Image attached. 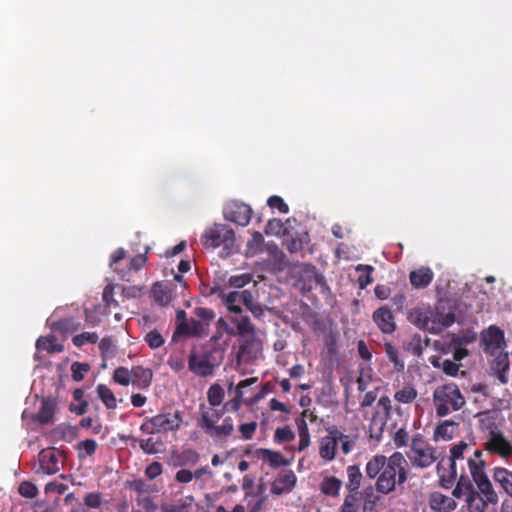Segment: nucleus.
<instances>
[{"label": "nucleus", "mask_w": 512, "mask_h": 512, "mask_svg": "<svg viewBox=\"0 0 512 512\" xmlns=\"http://www.w3.org/2000/svg\"><path fill=\"white\" fill-rule=\"evenodd\" d=\"M219 297L222 299L227 309L234 314L233 316L244 317L241 314L242 304L245 305V307L257 318L262 317L264 311L267 309L260 303L256 302L253 293L247 289L242 291H231L228 293L220 291Z\"/></svg>", "instance_id": "obj_7"}, {"label": "nucleus", "mask_w": 512, "mask_h": 512, "mask_svg": "<svg viewBox=\"0 0 512 512\" xmlns=\"http://www.w3.org/2000/svg\"><path fill=\"white\" fill-rule=\"evenodd\" d=\"M407 457L413 466L421 469L431 466L439 458L436 449L420 437L413 438Z\"/></svg>", "instance_id": "obj_11"}, {"label": "nucleus", "mask_w": 512, "mask_h": 512, "mask_svg": "<svg viewBox=\"0 0 512 512\" xmlns=\"http://www.w3.org/2000/svg\"><path fill=\"white\" fill-rule=\"evenodd\" d=\"M181 424L182 417L179 411L167 412L146 419L140 426V430L148 435L168 433L177 431Z\"/></svg>", "instance_id": "obj_9"}, {"label": "nucleus", "mask_w": 512, "mask_h": 512, "mask_svg": "<svg viewBox=\"0 0 512 512\" xmlns=\"http://www.w3.org/2000/svg\"><path fill=\"white\" fill-rule=\"evenodd\" d=\"M406 460L400 452L390 457L384 455L373 456L366 464L365 472L370 479L377 478V491L388 494L395 490L396 484H402L407 479L405 469Z\"/></svg>", "instance_id": "obj_2"}, {"label": "nucleus", "mask_w": 512, "mask_h": 512, "mask_svg": "<svg viewBox=\"0 0 512 512\" xmlns=\"http://www.w3.org/2000/svg\"><path fill=\"white\" fill-rule=\"evenodd\" d=\"M47 323L52 330L59 331L61 333L73 332L80 326L79 322L75 321L73 318H65L58 321L53 318H49Z\"/></svg>", "instance_id": "obj_28"}, {"label": "nucleus", "mask_w": 512, "mask_h": 512, "mask_svg": "<svg viewBox=\"0 0 512 512\" xmlns=\"http://www.w3.org/2000/svg\"><path fill=\"white\" fill-rule=\"evenodd\" d=\"M465 403V397L455 383L439 385L433 391L434 408L440 417L459 411Z\"/></svg>", "instance_id": "obj_6"}, {"label": "nucleus", "mask_w": 512, "mask_h": 512, "mask_svg": "<svg viewBox=\"0 0 512 512\" xmlns=\"http://www.w3.org/2000/svg\"><path fill=\"white\" fill-rule=\"evenodd\" d=\"M54 411V402L49 399H44L42 401L41 408L37 414L38 421L43 424L50 423L53 419Z\"/></svg>", "instance_id": "obj_38"}, {"label": "nucleus", "mask_w": 512, "mask_h": 512, "mask_svg": "<svg viewBox=\"0 0 512 512\" xmlns=\"http://www.w3.org/2000/svg\"><path fill=\"white\" fill-rule=\"evenodd\" d=\"M90 370L87 363L74 362L71 365V373L73 380L80 382L84 379L85 374Z\"/></svg>", "instance_id": "obj_47"}, {"label": "nucleus", "mask_w": 512, "mask_h": 512, "mask_svg": "<svg viewBox=\"0 0 512 512\" xmlns=\"http://www.w3.org/2000/svg\"><path fill=\"white\" fill-rule=\"evenodd\" d=\"M18 491L20 495L26 498H34L38 493L36 485L29 481H23L20 483Z\"/></svg>", "instance_id": "obj_54"}, {"label": "nucleus", "mask_w": 512, "mask_h": 512, "mask_svg": "<svg viewBox=\"0 0 512 512\" xmlns=\"http://www.w3.org/2000/svg\"><path fill=\"white\" fill-rule=\"evenodd\" d=\"M163 472V466L160 462L154 461L150 465H148L145 469V475L153 480L160 476Z\"/></svg>", "instance_id": "obj_59"}, {"label": "nucleus", "mask_w": 512, "mask_h": 512, "mask_svg": "<svg viewBox=\"0 0 512 512\" xmlns=\"http://www.w3.org/2000/svg\"><path fill=\"white\" fill-rule=\"evenodd\" d=\"M335 435H337V445L339 443L341 444L342 452L345 455L349 454L352 451L355 442L351 440L348 435H345L338 430H335Z\"/></svg>", "instance_id": "obj_53"}, {"label": "nucleus", "mask_w": 512, "mask_h": 512, "mask_svg": "<svg viewBox=\"0 0 512 512\" xmlns=\"http://www.w3.org/2000/svg\"><path fill=\"white\" fill-rule=\"evenodd\" d=\"M36 348L38 350H45L49 353H56L63 351V346L57 343V339L53 335L46 337H40L36 342Z\"/></svg>", "instance_id": "obj_35"}, {"label": "nucleus", "mask_w": 512, "mask_h": 512, "mask_svg": "<svg viewBox=\"0 0 512 512\" xmlns=\"http://www.w3.org/2000/svg\"><path fill=\"white\" fill-rule=\"evenodd\" d=\"M99 349L101 351L102 357L107 359L114 356L116 346L111 337H105L101 339L99 343Z\"/></svg>", "instance_id": "obj_44"}, {"label": "nucleus", "mask_w": 512, "mask_h": 512, "mask_svg": "<svg viewBox=\"0 0 512 512\" xmlns=\"http://www.w3.org/2000/svg\"><path fill=\"white\" fill-rule=\"evenodd\" d=\"M357 271H366V274L359 276V284L361 288L366 287L367 285L371 284L373 279L371 277V272L373 271V268L371 266H364V265H358L356 267Z\"/></svg>", "instance_id": "obj_57"}, {"label": "nucleus", "mask_w": 512, "mask_h": 512, "mask_svg": "<svg viewBox=\"0 0 512 512\" xmlns=\"http://www.w3.org/2000/svg\"><path fill=\"white\" fill-rule=\"evenodd\" d=\"M258 455L267 461L271 467L277 468L280 466H287L289 462L283 457L280 452L271 451L269 449H260Z\"/></svg>", "instance_id": "obj_31"}, {"label": "nucleus", "mask_w": 512, "mask_h": 512, "mask_svg": "<svg viewBox=\"0 0 512 512\" xmlns=\"http://www.w3.org/2000/svg\"><path fill=\"white\" fill-rule=\"evenodd\" d=\"M130 488L137 492V496L146 495L150 492L149 484L143 479H135L130 483Z\"/></svg>", "instance_id": "obj_56"}, {"label": "nucleus", "mask_w": 512, "mask_h": 512, "mask_svg": "<svg viewBox=\"0 0 512 512\" xmlns=\"http://www.w3.org/2000/svg\"><path fill=\"white\" fill-rule=\"evenodd\" d=\"M385 351L388 359L394 364L396 370L401 371L404 369V362L399 358L398 350L391 344L385 345Z\"/></svg>", "instance_id": "obj_46"}, {"label": "nucleus", "mask_w": 512, "mask_h": 512, "mask_svg": "<svg viewBox=\"0 0 512 512\" xmlns=\"http://www.w3.org/2000/svg\"><path fill=\"white\" fill-rule=\"evenodd\" d=\"M484 350L491 355L497 354L498 351L504 350L505 340L502 330L495 326H490L482 333Z\"/></svg>", "instance_id": "obj_16"}, {"label": "nucleus", "mask_w": 512, "mask_h": 512, "mask_svg": "<svg viewBox=\"0 0 512 512\" xmlns=\"http://www.w3.org/2000/svg\"><path fill=\"white\" fill-rule=\"evenodd\" d=\"M373 321L376 323L378 328L385 334H391L396 329L394 316L391 310L382 306L375 310L372 315Z\"/></svg>", "instance_id": "obj_20"}, {"label": "nucleus", "mask_w": 512, "mask_h": 512, "mask_svg": "<svg viewBox=\"0 0 512 512\" xmlns=\"http://www.w3.org/2000/svg\"><path fill=\"white\" fill-rule=\"evenodd\" d=\"M225 392L219 384H213L207 391L209 406H220L224 400Z\"/></svg>", "instance_id": "obj_39"}, {"label": "nucleus", "mask_w": 512, "mask_h": 512, "mask_svg": "<svg viewBox=\"0 0 512 512\" xmlns=\"http://www.w3.org/2000/svg\"><path fill=\"white\" fill-rule=\"evenodd\" d=\"M493 479L512 498V471L503 467H495Z\"/></svg>", "instance_id": "obj_25"}, {"label": "nucleus", "mask_w": 512, "mask_h": 512, "mask_svg": "<svg viewBox=\"0 0 512 512\" xmlns=\"http://www.w3.org/2000/svg\"><path fill=\"white\" fill-rule=\"evenodd\" d=\"M296 481L295 473L292 470H285L273 481L271 492L275 495L289 493L294 488Z\"/></svg>", "instance_id": "obj_19"}, {"label": "nucleus", "mask_w": 512, "mask_h": 512, "mask_svg": "<svg viewBox=\"0 0 512 512\" xmlns=\"http://www.w3.org/2000/svg\"><path fill=\"white\" fill-rule=\"evenodd\" d=\"M194 497L189 495L178 499L173 504H162V512H189Z\"/></svg>", "instance_id": "obj_32"}, {"label": "nucleus", "mask_w": 512, "mask_h": 512, "mask_svg": "<svg viewBox=\"0 0 512 512\" xmlns=\"http://www.w3.org/2000/svg\"><path fill=\"white\" fill-rule=\"evenodd\" d=\"M243 396L244 391H235V397L223 405L224 410L231 409L237 411L241 406Z\"/></svg>", "instance_id": "obj_63"}, {"label": "nucleus", "mask_w": 512, "mask_h": 512, "mask_svg": "<svg viewBox=\"0 0 512 512\" xmlns=\"http://www.w3.org/2000/svg\"><path fill=\"white\" fill-rule=\"evenodd\" d=\"M417 396V390L412 385H406L395 392L394 399L402 404H411Z\"/></svg>", "instance_id": "obj_37"}, {"label": "nucleus", "mask_w": 512, "mask_h": 512, "mask_svg": "<svg viewBox=\"0 0 512 512\" xmlns=\"http://www.w3.org/2000/svg\"><path fill=\"white\" fill-rule=\"evenodd\" d=\"M151 292L154 301L162 306L169 304L172 300V290L168 285L156 283Z\"/></svg>", "instance_id": "obj_27"}, {"label": "nucleus", "mask_w": 512, "mask_h": 512, "mask_svg": "<svg viewBox=\"0 0 512 512\" xmlns=\"http://www.w3.org/2000/svg\"><path fill=\"white\" fill-rule=\"evenodd\" d=\"M268 205L271 208H277L281 213H288V205L279 196H271L268 199Z\"/></svg>", "instance_id": "obj_64"}, {"label": "nucleus", "mask_w": 512, "mask_h": 512, "mask_svg": "<svg viewBox=\"0 0 512 512\" xmlns=\"http://www.w3.org/2000/svg\"><path fill=\"white\" fill-rule=\"evenodd\" d=\"M274 438L278 442H289L295 438V434L290 427L285 426L276 429Z\"/></svg>", "instance_id": "obj_55"}, {"label": "nucleus", "mask_w": 512, "mask_h": 512, "mask_svg": "<svg viewBox=\"0 0 512 512\" xmlns=\"http://www.w3.org/2000/svg\"><path fill=\"white\" fill-rule=\"evenodd\" d=\"M263 241L264 238L262 234L259 232H254L247 242V252L252 255L259 253L262 250Z\"/></svg>", "instance_id": "obj_43"}, {"label": "nucleus", "mask_w": 512, "mask_h": 512, "mask_svg": "<svg viewBox=\"0 0 512 512\" xmlns=\"http://www.w3.org/2000/svg\"><path fill=\"white\" fill-rule=\"evenodd\" d=\"M218 406L200 405V417L198 426L213 439H222L230 436L234 431V422L231 417H225L221 424L217 422L223 416L224 408Z\"/></svg>", "instance_id": "obj_4"}, {"label": "nucleus", "mask_w": 512, "mask_h": 512, "mask_svg": "<svg viewBox=\"0 0 512 512\" xmlns=\"http://www.w3.org/2000/svg\"><path fill=\"white\" fill-rule=\"evenodd\" d=\"M391 400L388 396H382L377 401L373 408V412L367 420L369 421V434L370 437L376 441H380L387 424L388 419L391 415Z\"/></svg>", "instance_id": "obj_10"}, {"label": "nucleus", "mask_w": 512, "mask_h": 512, "mask_svg": "<svg viewBox=\"0 0 512 512\" xmlns=\"http://www.w3.org/2000/svg\"><path fill=\"white\" fill-rule=\"evenodd\" d=\"M257 428V423L255 421L241 424L239 426V431L241 432L242 437L245 440H249L252 438Z\"/></svg>", "instance_id": "obj_61"}, {"label": "nucleus", "mask_w": 512, "mask_h": 512, "mask_svg": "<svg viewBox=\"0 0 512 512\" xmlns=\"http://www.w3.org/2000/svg\"><path fill=\"white\" fill-rule=\"evenodd\" d=\"M342 481L334 476H328L320 484V490L327 496L336 497L339 495Z\"/></svg>", "instance_id": "obj_33"}, {"label": "nucleus", "mask_w": 512, "mask_h": 512, "mask_svg": "<svg viewBox=\"0 0 512 512\" xmlns=\"http://www.w3.org/2000/svg\"><path fill=\"white\" fill-rule=\"evenodd\" d=\"M265 232L268 235L279 236V235L284 234L285 227H284L283 222L280 219L274 218V219H271L268 221L266 228H265Z\"/></svg>", "instance_id": "obj_50"}, {"label": "nucleus", "mask_w": 512, "mask_h": 512, "mask_svg": "<svg viewBox=\"0 0 512 512\" xmlns=\"http://www.w3.org/2000/svg\"><path fill=\"white\" fill-rule=\"evenodd\" d=\"M301 280L304 282V289H319L321 292H324L328 289L324 277L318 274L315 267L312 265H303L301 269Z\"/></svg>", "instance_id": "obj_18"}, {"label": "nucleus", "mask_w": 512, "mask_h": 512, "mask_svg": "<svg viewBox=\"0 0 512 512\" xmlns=\"http://www.w3.org/2000/svg\"><path fill=\"white\" fill-rule=\"evenodd\" d=\"M485 449L506 459L512 455V444L498 430H491L485 440Z\"/></svg>", "instance_id": "obj_13"}, {"label": "nucleus", "mask_w": 512, "mask_h": 512, "mask_svg": "<svg viewBox=\"0 0 512 512\" xmlns=\"http://www.w3.org/2000/svg\"><path fill=\"white\" fill-rule=\"evenodd\" d=\"M433 278L434 273L429 267H420L409 274L410 283L416 289L426 288Z\"/></svg>", "instance_id": "obj_22"}, {"label": "nucleus", "mask_w": 512, "mask_h": 512, "mask_svg": "<svg viewBox=\"0 0 512 512\" xmlns=\"http://www.w3.org/2000/svg\"><path fill=\"white\" fill-rule=\"evenodd\" d=\"M230 321L237 326V333L241 336L238 359L249 362L258 358L262 351V342L255 335L254 327L249 318L231 316Z\"/></svg>", "instance_id": "obj_5"}, {"label": "nucleus", "mask_w": 512, "mask_h": 512, "mask_svg": "<svg viewBox=\"0 0 512 512\" xmlns=\"http://www.w3.org/2000/svg\"><path fill=\"white\" fill-rule=\"evenodd\" d=\"M234 232L224 224L208 227L201 237L202 244L207 248H217L222 244L233 242Z\"/></svg>", "instance_id": "obj_12"}, {"label": "nucleus", "mask_w": 512, "mask_h": 512, "mask_svg": "<svg viewBox=\"0 0 512 512\" xmlns=\"http://www.w3.org/2000/svg\"><path fill=\"white\" fill-rule=\"evenodd\" d=\"M252 280H253V277L249 273L233 275L229 278V285L234 288H243L244 286L251 283Z\"/></svg>", "instance_id": "obj_51"}, {"label": "nucleus", "mask_w": 512, "mask_h": 512, "mask_svg": "<svg viewBox=\"0 0 512 512\" xmlns=\"http://www.w3.org/2000/svg\"><path fill=\"white\" fill-rule=\"evenodd\" d=\"M189 370L200 377H207L214 371L215 365L210 361L206 353H191L188 361Z\"/></svg>", "instance_id": "obj_17"}, {"label": "nucleus", "mask_w": 512, "mask_h": 512, "mask_svg": "<svg viewBox=\"0 0 512 512\" xmlns=\"http://www.w3.org/2000/svg\"><path fill=\"white\" fill-rule=\"evenodd\" d=\"M408 320L417 328L432 334H438L455 322V315L451 310H445L440 303L435 310L415 308L408 314Z\"/></svg>", "instance_id": "obj_3"}, {"label": "nucleus", "mask_w": 512, "mask_h": 512, "mask_svg": "<svg viewBox=\"0 0 512 512\" xmlns=\"http://www.w3.org/2000/svg\"><path fill=\"white\" fill-rule=\"evenodd\" d=\"M97 449V442L93 439H86L78 444L79 456H91Z\"/></svg>", "instance_id": "obj_49"}, {"label": "nucleus", "mask_w": 512, "mask_h": 512, "mask_svg": "<svg viewBox=\"0 0 512 512\" xmlns=\"http://www.w3.org/2000/svg\"><path fill=\"white\" fill-rule=\"evenodd\" d=\"M251 212V208L248 205L238 201L228 202L223 209V215L226 220L241 226L249 224Z\"/></svg>", "instance_id": "obj_15"}, {"label": "nucleus", "mask_w": 512, "mask_h": 512, "mask_svg": "<svg viewBox=\"0 0 512 512\" xmlns=\"http://www.w3.org/2000/svg\"><path fill=\"white\" fill-rule=\"evenodd\" d=\"M429 506L437 512H451L456 509L457 503L453 497L435 491L429 496Z\"/></svg>", "instance_id": "obj_21"}, {"label": "nucleus", "mask_w": 512, "mask_h": 512, "mask_svg": "<svg viewBox=\"0 0 512 512\" xmlns=\"http://www.w3.org/2000/svg\"><path fill=\"white\" fill-rule=\"evenodd\" d=\"M144 340L151 349H157L165 342L164 337L156 330L148 332Z\"/></svg>", "instance_id": "obj_48"}, {"label": "nucleus", "mask_w": 512, "mask_h": 512, "mask_svg": "<svg viewBox=\"0 0 512 512\" xmlns=\"http://www.w3.org/2000/svg\"><path fill=\"white\" fill-rule=\"evenodd\" d=\"M140 449L148 455L158 454L162 451L163 442L153 436L145 439H137Z\"/></svg>", "instance_id": "obj_30"}, {"label": "nucleus", "mask_w": 512, "mask_h": 512, "mask_svg": "<svg viewBox=\"0 0 512 512\" xmlns=\"http://www.w3.org/2000/svg\"><path fill=\"white\" fill-rule=\"evenodd\" d=\"M361 498L358 492H350L345 496L340 512H358Z\"/></svg>", "instance_id": "obj_40"}, {"label": "nucleus", "mask_w": 512, "mask_h": 512, "mask_svg": "<svg viewBox=\"0 0 512 512\" xmlns=\"http://www.w3.org/2000/svg\"><path fill=\"white\" fill-rule=\"evenodd\" d=\"M481 480L486 486H481L479 480H474L476 487L467 495L465 504L469 512H485L489 503H496L498 501L497 493L495 492L487 475L482 476Z\"/></svg>", "instance_id": "obj_8"}, {"label": "nucleus", "mask_w": 512, "mask_h": 512, "mask_svg": "<svg viewBox=\"0 0 512 512\" xmlns=\"http://www.w3.org/2000/svg\"><path fill=\"white\" fill-rule=\"evenodd\" d=\"M136 503L140 508L144 509L146 512H150L156 508L149 494L137 496Z\"/></svg>", "instance_id": "obj_60"}, {"label": "nucleus", "mask_w": 512, "mask_h": 512, "mask_svg": "<svg viewBox=\"0 0 512 512\" xmlns=\"http://www.w3.org/2000/svg\"><path fill=\"white\" fill-rule=\"evenodd\" d=\"M347 473V483L346 488L349 492H358V489L361 486V480L363 475L357 465H350L346 469Z\"/></svg>", "instance_id": "obj_29"}, {"label": "nucleus", "mask_w": 512, "mask_h": 512, "mask_svg": "<svg viewBox=\"0 0 512 512\" xmlns=\"http://www.w3.org/2000/svg\"><path fill=\"white\" fill-rule=\"evenodd\" d=\"M84 502L87 507L97 509L101 506L102 498L100 493L92 492L85 496Z\"/></svg>", "instance_id": "obj_62"}, {"label": "nucleus", "mask_w": 512, "mask_h": 512, "mask_svg": "<svg viewBox=\"0 0 512 512\" xmlns=\"http://www.w3.org/2000/svg\"><path fill=\"white\" fill-rule=\"evenodd\" d=\"M38 462L37 474H56L62 466L61 454L53 448L44 449L38 455Z\"/></svg>", "instance_id": "obj_14"}, {"label": "nucleus", "mask_w": 512, "mask_h": 512, "mask_svg": "<svg viewBox=\"0 0 512 512\" xmlns=\"http://www.w3.org/2000/svg\"><path fill=\"white\" fill-rule=\"evenodd\" d=\"M152 371L148 368L135 366L131 369V383L138 388H147L152 381Z\"/></svg>", "instance_id": "obj_26"}, {"label": "nucleus", "mask_w": 512, "mask_h": 512, "mask_svg": "<svg viewBox=\"0 0 512 512\" xmlns=\"http://www.w3.org/2000/svg\"><path fill=\"white\" fill-rule=\"evenodd\" d=\"M113 378L118 384L127 386L131 383V370L125 367H118L114 371Z\"/></svg>", "instance_id": "obj_52"}, {"label": "nucleus", "mask_w": 512, "mask_h": 512, "mask_svg": "<svg viewBox=\"0 0 512 512\" xmlns=\"http://www.w3.org/2000/svg\"><path fill=\"white\" fill-rule=\"evenodd\" d=\"M178 333L187 336L201 337L205 333V326L195 319L184 320L178 324L174 336Z\"/></svg>", "instance_id": "obj_24"}, {"label": "nucleus", "mask_w": 512, "mask_h": 512, "mask_svg": "<svg viewBox=\"0 0 512 512\" xmlns=\"http://www.w3.org/2000/svg\"><path fill=\"white\" fill-rule=\"evenodd\" d=\"M337 448V435L335 430L331 431L329 435L323 437L320 441L319 454L321 458L326 461H331L335 458Z\"/></svg>", "instance_id": "obj_23"}, {"label": "nucleus", "mask_w": 512, "mask_h": 512, "mask_svg": "<svg viewBox=\"0 0 512 512\" xmlns=\"http://www.w3.org/2000/svg\"><path fill=\"white\" fill-rule=\"evenodd\" d=\"M431 364L436 368L442 369L444 373L449 376H456L460 368V365L457 364L454 359H442L440 357L433 358Z\"/></svg>", "instance_id": "obj_36"}, {"label": "nucleus", "mask_w": 512, "mask_h": 512, "mask_svg": "<svg viewBox=\"0 0 512 512\" xmlns=\"http://www.w3.org/2000/svg\"><path fill=\"white\" fill-rule=\"evenodd\" d=\"M466 469L473 480H479L480 485L485 486L481 480V477L486 475L482 451L462 441L453 445L450 455L441 458L437 464V473L442 482H451L457 476L466 475Z\"/></svg>", "instance_id": "obj_1"}, {"label": "nucleus", "mask_w": 512, "mask_h": 512, "mask_svg": "<svg viewBox=\"0 0 512 512\" xmlns=\"http://www.w3.org/2000/svg\"><path fill=\"white\" fill-rule=\"evenodd\" d=\"M99 339V336L95 332H83L78 335H75L72 338V342L77 347H82L86 343H96Z\"/></svg>", "instance_id": "obj_42"}, {"label": "nucleus", "mask_w": 512, "mask_h": 512, "mask_svg": "<svg viewBox=\"0 0 512 512\" xmlns=\"http://www.w3.org/2000/svg\"><path fill=\"white\" fill-rule=\"evenodd\" d=\"M495 358V364L497 370H503V372L509 371V359L508 353L504 352V350L498 351Z\"/></svg>", "instance_id": "obj_58"}, {"label": "nucleus", "mask_w": 512, "mask_h": 512, "mask_svg": "<svg viewBox=\"0 0 512 512\" xmlns=\"http://www.w3.org/2000/svg\"><path fill=\"white\" fill-rule=\"evenodd\" d=\"M474 485L471 483L469 477L467 475L459 476V480L457 482L456 487L452 491V495L455 498L467 499V495L474 489Z\"/></svg>", "instance_id": "obj_34"}, {"label": "nucleus", "mask_w": 512, "mask_h": 512, "mask_svg": "<svg viewBox=\"0 0 512 512\" xmlns=\"http://www.w3.org/2000/svg\"><path fill=\"white\" fill-rule=\"evenodd\" d=\"M377 397H378V389L377 388L366 392L365 395L362 397V399L360 401V409L365 418H367V412H368L366 409L371 407L375 403Z\"/></svg>", "instance_id": "obj_45"}, {"label": "nucleus", "mask_w": 512, "mask_h": 512, "mask_svg": "<svg viewBox=\"0 0 512 512\" xmlns=\"http://www.w3.org/2000/svg\"><path fill=\"white\" fill-rule=\"evenodd\" d=\"M97 393L108 409H114L117 406L116 398L106 385L100 384L97 386Z\"/></svg>", "instance_id": "obj_41"}]
</instances>
